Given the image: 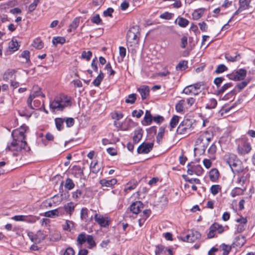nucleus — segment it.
<instances>
[{
	"label": "nucleus",
	"mask_w": 255,
	"mask_h": 255,
	"mask_svg": "<svg viewBox=\"0 0 255 255\" xmlns=\"http://www.w3.org/2000/svg\"><path fill=\"white\" fill-rule=\"evenodd\" d=\"M28 129V127L22 126L13 130L11 132L12 140L7 144L5 150L13 152V155L17 156L20 153H23L30 151V148L25 141V133Z\"/></svg>",
	"instance_id": "nucleus-1"
},
{
	"label": "nucleus",
	"mask_w": 255,
	"mask_h": 255,
	"mask_svg": "<svg viewBox=\"0 0 255 255\" xmlns=\"http://www.w3.org/2000/svg\"><path fill=\"white\" fill-rule=\"evenodd\" d=\"M211 139V137L208 131H206L201 134L195 142L196 147L194 148V154L196 155V152L200 155L203 154Z\"/></svg>",
	"instance_id": "nucleus-2"
},
{
	"label": "nucleus",
	"mask_w": 255,
	"mask_h": 255,
	"mask_svg": "<svg viewBox=\"0 0 255 255\" xmlns=\"http://www.w3.org/2000/svg\"><path fill=\"white\" fill-rule=\"evenodd\" d=\"M139 35L138 26H133L129 28L126 37L128 49L129 47H135L138 44Z\"/></svg>",
	"instance_id": "nucleus-3"
},
{
	"label": "nucleus",
	"mask_w": 255,
	"mask_h": 255,
	"mask_svg": "<svg viewBox=\"0 0 255 255\" xmlns=\"http://www.w3.org/2000/svg\"><path fill=\"white\" fill-rule=\"evenodd\" d=\"M194 128L192 120L190 119L184 120L178 127L176 132L178 134H189Z\"/></svg>",
	"instance_id": "nucleus-4"
},
{
	"label": "nucleus",
	"mask_w": 255,
	"mask_h": 255,
	"mask_svg": "<svg viewBox=\"0 0 255 255\" xmlns=\"http://www.w3.org/2000/svg\"><path fill=\"white\" fill-rule=\"evenodd\" d=\"M70 101L69 100H67L63 102L57 98L50 102V108L53 111L55 110L62 111L66 107L70 105Z\"/></svg>",
	"instance_id": "nucleus-5"
},
{
	"label": "nucleus",
	"mask_w": 255,
	"mask_h": 255,
	"mask_svg": "<svg viewBox=\"0 0 255 255\" xmlns=\"http://www.w3.org/2000/svg\"><path fill=\"white\" fill-rule=\"evenodd\" d=\"M238 174V177L237 180V183L243 186L249 179L250 174L249 172V170L247 168H245L242 170L241 172H237Z\"/></svg>",
	"instance_id": "nucleus-6"
},
{
	"label": "nucleus",
	"mask_w": 255,
	"mask_h": 255,
	"mask_svg": "<svg viewBox=\"0 0 255 255\" xmlns=\"http://www.w3.org/2000/svg\"><path fill=\"white\" fill-rule=\"evenodd\" d=\"M203 85L201 82H198L194 84L190 85L186 87L183 90V93L186 95L193 94L197 95L198 94V90H200Z\"/></svg>",
	"instance_id": "nucleus-7"
},
{
	"label": "nucleus",
	"mask_w": 255,
	"mask_h": 255,
	"mask_svg": "<svg viewBox=\"0 0 255 255\" xmlns=\"http://www.w3.org/2000/svg\"><path fill=\"white\" fill-rule=\"evenodd\" d=\"M247 71L244 69H240L234 74L228 75L229 78L234 81H241L246 77Z\"/></svg>",
	"instance_id": "nucleus-8"
},
{
	"label": "nucleus",
	"mask_w": 255,
	"mask_h": 255,
	"mask_svg": "<svg viewBox=\"0 0 255 255\" xmlns=\"http://www.w3.org/2000/svg\"><path fill=\"white\" fill-rule=\"evenodd\" d=\"M224 228L222 225L215 223L210 227V231L207 235L208 239H211L215 237V232L217 231L218 233L221 234L224 232Z\"/></svg>",
	"instance_id": "nucleus-9"
},
{
	"label": "nucleus",
	"mask_w": 255,
	"mask_h": 255,
	"mask_svg": "<svg viewBox=\"0 0 255 255\" xmlns=\"http://www.w3.org/2000/svg\"><path fill=\"white\" fill-rule=\"evenodd\" d=\"M201 234L197 231H191L190 233L186 235V237L182 238V240L184 242L193 243L197 240L200 239Z\"/></svg>",
	"instance_id": "nucleus-10"
},
{
	"label": "nucleus",
	"mask_w": 255,
	"mask_h": 255,
	"mask_svg": "<svg viewBox=\"0 0 255 255\" xmlns=\"http://www.w3.org/2000/svg\"><path fill=\"white\" fill-rule=\"evenodd\" d=\"M251 2V0H239V7L235 12L233 16L239 14L244 10L249 9Z\"/></svg>",
	"instance_id": "nucleus-11"
},
{
	"label": "nucleus",
	"mask_w": 255,
	"mask_h": 255,
	"mask_svg": "<svg viewBox=\"0 0 255 255\" xmlns=\"http://www.w3.org/2000/svg\"><path fill=\"white\" fill-rule=\"evenodd\" d=\"M153 147V143H142L137 148V152L139 154H146L149 153Z\"/></svg>",
	"instance_id": "nucleus-12"
},
{
	"label": "nucleus",
	"mask_w": 255,
	"mask_h": 255,
	"mask_svg": "<svg viewBox=\"0 0 255 255\" xmlns=\"http://www.w3.org/2000/svg\"><path fill=\"white\" fill-rule=\"evenodd\" d=\"M143 208V205L140 201H136L132 203L130 206V210L133 214H137Z\"/></svg>",
	"instance_id": "nucleus-13"
},
{
	"label": "nucleus",
	"mask_w": 255,
	"mask_h": 255,
	"mask_svg": "<svg viewBox=\"0 0 255 255\" xmlns=\"http://www.w3.org/2000/svg\"><path fill=\"white\" fill-rule=\"evenodd\" d=\"M95 220L102 227H106L109 225V221L101 215L95 214L94 216Z\"/></svg>",
	"instance_id": "nucleus-14"
},
{
	"label": "nucleus",
	"mask_w": 255,
	"mask_h": 255,
	"mask_svg": "<svg viewBox=\"0 0 255 255\" xmlns=\"http://www.w3.org/2000/svg\"><path fill=\"white\" fill-rule=\"evenodd\" d=\"M251 149V145L248 142H244L242 146H239L238 148V153L241 155H244L249 153Z\"/></svg>",
	"instance_id": "nucleus-15"
},
{
	"label": "nucleus",
	"mask_w": 255,
	"mask_h": 255,
	"mask_svg": "<svg viewBox=\"0 0 255 255\" xmlns=\"http://www.w3.org/2000/svg\"><path fill=\"white\" fill-rule=\"evenodd\" d=\"M236 161L230 167L234 173L241 172L242 170L245 168L243 167L242 162L239 159Z\"/></svg>",
	"instance_id": "nucleus-16"
},
{
	"label": "nucleus",
	"mask_w": 255,
	"mask_h": 255,
	"mask_svg": "<svg viewBox=\"0 0 255 255\" xmlns=\"http://www.w3.org/2000/svg\"><path fill=\"white\" fill-rule=\"evenodd\" d=\"M137 91L140 93L142 100H145L149 96V88L146 85H143L138 88Z\"/></svg>",
	"instance_id": "nucleus-17"
},
{
	"label": "nucleus",
	"mask_w": 255,
	"mask_h": 255,
	"mask_svg": "<svg viewBox=\"0 0 255 255\" xmlns=\"http://www.w3.org/2000/svg\"><path fill=\"white\" fill-rule=\"evenodd\" d=\"M99 183L103 187H112L117 183V180L115 178L110 180L102 179L100 180Z\"/></svg>",
	"instance_id": "nucleus-18"
},
{
	"label": "nucleus",
	"mask_w": 255,
	"mask_h": 255,
	"mask_svg": "<svg viewBox=\"0 0 255 255\" xmlns=\"http://www.w3.org/2000/svg\"><path fill=\"white\" fill-rule=\"evenodd\" d=\"M89 211L87 208H82L81 210V219L87 222H91L93 220V216L89 217Z\"/></svg>",
	"instance_id": "nucleus-19"
},
{
	"label": "nucleus",
	"mask_w": 255,
	"mask_h": 255,
	"mask_svg": "<svg viewBox=\"0 0 255 255\" xmlns=\"http://www.w3.org/2000/svg\"><path fill=\"white\" fill-rule=\"evenodd\" d=\"M187 167H189L190 168L193 169L192 170L194 172V174L197 176L201 175L203 173V169L202 167L200 165H193V162H191L190 163H188Z\"/></svg>",
	"instance_id": "nucleus-20"
},
{
	"label": "nucleus",
	"mask_w": 255,
	"mask_h": 255,
	"mask_svg": "<svg viewBox=\"0 0 255 255\" xmlns=\"http://www.w3.org/2000/svg\"><path fill=\"white\" fill-rule=\"evenodd\" d=\"M224 159L226 163L228 164L229 166H231L234 161H236V160L239 159L237 156L234 154H226L224 156Z\"/></svg>",
	"instance_id": "nucleus-21"
},
{
	"label": "nucleus",
	"mask_w": 255,
	"mask_h": 255,
	"mask_svg": "<svg viewBox=\"0 0 255 255\" xmlns=\"http://www.w3.org/2000/svg\"><path fill=\"white\" fill-rule=\"evenodd\" d=\"M72 174L76 177L81 178L84 174L83 170L80 166L75 165L73 167Z\"/></svg>",
	"instance_id": "nucleus-22"
},
{
	"label": "nucleus",
	"mask_w": 255,
	"mask_h": 255,
	"mask_svg": "<svg viewBox=\"0 0 255 255\" xmlns=\"http://www.w3.org/2000/svg\"><path fill=\"white\" fill-rule=\"evenodd\" d=\"M88 238V235L85 233H82L80 234L77 239V245L80 246V247L83 245L86 242H87V238Z\"/></svg>",
	"instance_id": "nucleus-23"
},
{
	"label": "nucleus",
	"mask_w": 255,
	"mask_h": 255,
	"mask_svg": "<svg viewBox=\"0 0 255 255\" xmlns=\"http://www.w3.org/2000/svg\"><path fill=\"white\" fill-rule=\"evenodd\" d=\"M246 190V187H244L243 188L235 187L232 190L231 192V195L232 196V197H235L237 196L243 195L244 191H245Z\"/></svg>",
	"instance_id": "nucleus-24"
},
{
	"label": "nucleus",
	"mask_w": 255,
	"mask_h": 255,
	"mask_svg": "<svg viewBox=\"0 0 255 255\" xmlns=\"http://www.w3.org/2000/svg\"><path fill=\"white\" fill-rule=\"evenodd\" d=\"M143 131L142 129H138L134 131L133 141L134 143H138L142 137Z\"/></svg>",
	"instance_id": "nucleus-25"
},
{
	"label": "nucleus",
	"mask_w": 255,
	"mask_h": 255,
	"mask_svg": "<svg viewBox=\"0 0 255 255\" xmlns=\"http://www.w3.org/2000/svg\"><path fill=\"white\" fill-rule=\"evenodd\" d=\"M75 205L74 203L70 202L65 204L64 209L66 212L71 215L75 210Z\"/></svg>",
	"instance_id": "nucleus-26"
},
{
	"label": "nucleus",
	"mask_w": 255,
	"mask_h": 255,
	"mask_svg": "<svg viewBox=\"0 0 255 255\" xmlns=\"http://www.w3.org/2000/svg\"><path fill=\"white\" fill-rule=\"evenodd\" d=\"M219 176V172L217 169L213 168L209 172L210 179L212 181H215L217 180Z\"/></svg>",
	"instance_id": "nucleus-27"
},
{
	"label": "nucleus",
	"mask_w": 255,
	"mask_h": 255,
	"mask_svg": "<svg viewBox=\"0 0 255 255\" xmlns=\"http://www.w3.org/2000/svg\"><path fill=\"white\" fill-rule=\"evenodd\" d=\"M80 23V18L78 17H76L73 20L72 23L70 24L69 29H68V31L70 32L72 31L75 30L77 27L78 26Z\"/></svg>",
	"instance_id": "nucleus-28"
},
{
	"label": "nucleus",
	"mask_w": 255,
	"mask_h": 255,
	"mask_svg": "<svg viewBox=\"0 0 255 255\" xmlns=\"http://www.w3.org/2000/svg\"><path fill=\"white\" fill-rule=\"evenodd\" d=\"M236 55L234 56H232L229 53H226L225 54V58L228 61L234 62L235 61H238L241 58V56L240 54L238 52H236Z\"/></svg>",
	"instance_id": "nucleus-29"
},
{
	"label": "nucleus",
	"mask_w": 255,
	"mask_h": 255,
	"mask_svg": "<svg viewBox=\"0 0 255 255\" xmlns=\"http://www.w3.org/2000/svg\"><path fill=\"white\" fill-rule=\"evenodd\" d=\"M233 86L232 83H228L224 84L223 86L220 87L216 91V94L220 95L225 92L227 89Z\"/></svg>",
	"instance_id": "nucleus-30"
},
{
	"label": "nucleus",
	"mask_w": 255,
	"mask_h": 255,
	"mask_svg": "<svg viewBox=\"0 0 255 255\" xmlns=\"http://www.w3.org/2000/svg\"><path fill=\"white\" fill-rule=\"evenodd\" d=\"M205 10V9L203 8L195 10L192 14L193 19L195 20L199 19L203 14Z\"/></svg>",
	"instance_id": "nucleus-31"
},
{
	"label": "nucleus",
	"mask_w": 255,
	"mask_h": 255,
	"mask_svg": "<svg viewBox=\"0 0 255 255\" xmlns=\"http://www.w3.org/2000/svg\"><path fill=\"white\" fill-rule=\"evenodd\" d=\"M144 121L145 123V125H149L152 123L153 121V118L149 111L146 110L145 111ZM143 125H144V124Z\"/></svg>",
	"instance_id": "nucleus-32"
},
{
	"label": "nucleus",
	"mask_w": 255,
	"mask_h": 255,
	"mask_svg": "<svg viewBox=\"0 0 255 255\" xmlns=\"http://www.w3.org/2000/svg\"><path fill=\"white\" fill-rule=\"evenodd\" d=\"M44 216L49 218H55L59 216L58 209H54L47 211L44 213Z\"/></svg>",
	"instance_id": "nucleus-33"
},
{
	"label": "nucleus",
	"mask_w": 255,
	"mask_h": 255,
	"mask_svg": "<svg viewBox=\"0 0 255 255\" xmlns=\"http://www.w3.org/2000/svg\"><path fill=\"white\" fill-rule=\"evenodd\" d=\"M217 105V101L214 98L210 99L206 105V109H214Z\"/></svg>",
	"instance_id": "nucleus-34"
},
{
	"label": "nucleus",
	"mask_w": 255,
	"mask_h": 255,
	"mask_svg": "<svg viewBox=\"0 0 255 255\" xmlns=\"http://www.w3.org/2000/svg\"><path fill=\"white\" fill-rule=\"evenodd\" d=\"M104 77V74L102 71H100L99 75L94 80L93 84L95 86H99Z\"/></svg>",
	"instance_id": "nucleus-35"
},
{
	"label": "nucleus",
	"mask_w": 255,
	"mask_h": 255,
	"mask_svg": "<svg viewBox=\"0 0 255 255\" xmlns=\"http://www.w3.org/2000/svg\"><path fill=\"white\" fill-rule=\"evenodd\" d=\"M178 20V24L180 27H185L189 24V21L182 17H178L176 21Z\"/></svg>",
	"instance_id": "nucleus-36"
},
{
	"label": "nucleus",
	"mask_w": 255,
	"mask_h": 255,
	"mask_svg": "<svg viewBox=\"0 0 255 255\" xmlns=\"http://www.w3.org/2000/svg\"><path fill=\"white\" fill-rule=\"evenodd\" d=\"M30 95H33V97L35 98L39 96H41L42 97H44V95L42 94L41 92V89L37 86H34L33 87V91Z\"/></svg>",
	"instance_id": "nucleus-37"
},
{
	"label": "nucleus",
	"mask_w": 255,
	"mask_h": 255,
	"mask_svg": "<svg viewBox=\"0 0 255 255\" xmlns=\"http://www.w3.org/2000/svg\"><path fill=\"white\" fill-rule=\"evenodd\" d=\"M65 41L66 40L64 37H54L52 39V43L55 46H56L58 44H63Z\"/></svg>",
	"instance_id": "nucleus-38"
},
{
	"label": "nucleus",
	"mask_w": 255,
	"mask_h": 255,
	"mask_svg": "<svg viewBox=\"0 0 255 255\" xmlns=\"http://www.w3.org/2000/svg\"><path fill=\"white\" fill-rule=\"evenodd\" d=\"M187 61L183 60L180 61L176 66V69L177 71H183L187 68Z\"/></svg>",
	"instance_id": "nucleus-39"
},
{
	"label": "nucleus",
	"mask_w": 255,
	"mask_h": 255,
	"mask_svg": "<svg viewBox=\"0 0 255 255\" xmlns=\"http://www.w3.org/2000/svg\"><path fill=\"white\" fill-rule=\"evenodd\" d=\"M55 125L58 130L60 131L63 128V123L64 122L62 118H56L55 119Z\"/></svg>",
	"instance_id": "nucleus-40"
},
{
	"label": "nucleus",
	"mask_w": 255,
	"mask_h": 255,
	"mask_svg": "<svg viewBox=\"0 0 255 255\" xmlns=\"http://www.w3.org/2000/svg\"><path fill=\"white\" fill-rule=\"evenodd\" d=\"M75 187V184L74 183L73 180L68 178L66 179L65 187L69 190H72Z\"/></svg>",
	"instance_id": "nucleus-41"
},
{
	"label": "nucleus",
	"mask_w": 255,
	"mask_h": 255,
	"mask_svg": "<svg viewBox=\"0 0 255 255\" xmlns=\"http://www.w3.org/2000/svg\"><path fill=\"white\" fill-rule=\"evenodd\" d=\"M179 122V117L174 115L173 116L170 122V130L174 128L177 125Z\"/></svg>",
	"instance_id": "nucleus-42"
},
{
	"label": "nucleus",
	"mask_w": 255,
	"mask_h": 255,
	"mask_svg": "<svg viewBox=\"0 0 255 255\" xmlns=\"http://www.w3.org/2000/svg\"><path fill=\"white\" fill-rule=\"evenodd\" d=\"M19 45L16 40L14 41L12 40L11 42L9 43V48L10 51L14 52L18 50Z\"/></svg>",
	"instance_id": "nucleus-43"
},
{
	"label": "nucleus",
	"mask_w": 255,
	"mask_h": 255,
	"mask_svg": "<svg viewBox=\"0 0 255 255\" xmlns=\"http://www.w3.org/2000/svg\"><path fill=\"white\" fill-rule=\"evenodd\" d=\"M33 46L37 49H41L43 47V43L41 39L37 38L34 40Z\"/></svg>",
	"instance_id": "nucleus-44"
},
{
	"label": "nucleus",
	"mask_w": 255,
	"mask_h": 255,
	"mask_svg": "<svg viewBox=\"0 0 255 255\" xmlns=\"http://www.w3.org/2000/svg\"><path fill=\"white\" fill-rule=\"evenodd\" d=\"M221 190V187L219 185H213L210 188V192L214 195L217 194Z\"/></svg>",
	"instance_id": "nucleus-45"
},
{
	"label": "nucleus",
	"mask_w": 255,
	"mask_h": 255,
	"mask_svg": "<svg viewBox=\"0 0 255 255\" xmlns=\"http://www.w3.org/2000/svg\"><path fill=\"white\" fill-rule=\"evenodd\" d=\"M165 128L161 127L159 128V131L158 132L156 136V141L157 143H160L163 138Z\"/></svg>",
	"instance_id": "nucleus-46"
},
{
	"label": "nucleus",
	"mask_w": 255,
	"mask_h": 255,
	"mask_svg": "<svg viewBox=\"0 0 255 255\" xmlns=\"http://www.w3.org/2000/svg\"><path fill=\"white\" fill-rule=\"evenodd\" d=\"M25 220L24 222L29 223H35L37 220L39 219V218L32 215L30 216H25Z\"/></svg>",
	"instance_id": "nucleus-47"
},
{
	"label": "nucleus",
	"mask_w": 255,
	"mask_h": 255,
	"mask_svg": "<svg viewBox=\"0 0 255 255\" xmlns=\"http://www.w3.org/2000/svg\"><path fill=\"white\" fill-rule=\"evenodd\" d=\"M136 99V94H131L128 96V98L125 100L126 103L133 104L135 103Z\"/></svg>",
	"instance_id": "nucleus-48"
},
{
	"label": "nucleus",
	"mask_w": 255,
	"mask_h": 255,
	"mask_svg": "<svg viewBox=\"0 0 255 255\" xmlns=\"http://www.w3.org/2000/svg\"><path fill=\"white\" fill-rule=\"evenodd\" d=\"M184 100H181L176 105L175 109L178 113H181L184 110Z\"/></svg>",
	"instance_id": "nucleus-49"
},
{
	"label": "nucleus",
	"mask_w": 255,
	"mask_h": 255,
	"mask_svg": "<svg viewBox=\"0 0 255 255\" xmlns=\"http://www.w3.org/2000/svg\"><path fill=\"white\" fill-rule=\"evenodd\" d=\"M87 242L88 243L89 248H92L96 246V243L94 240L93 237L92 235H88V238H87Z\"/></svg>",
	"instance_id": "nucleus-50"
},
{
	"label": "nucleus",
	"mask_w": 255,
	"mask_h": 255,
	"mask_svg": "<svg viewBox=\"0 0 255 255\" xmlns=\"http://www.w3.org/2000/svg\"><path fill=\"white\" fill-rule=\"evenodd\" d=\"M91 170L93 173H97L100 170V167L98 165L97 162H95L94 164L91 163L90 166Z\"/></svg>",
	"instance_id": "nucleus-51"
},
{
	"label": "nucleus",
	"mask_w": 255,
	"mask_h": 255,
	"mask_svg": "<svg viewBox=\"0 0 255 255\" xmlns=\"http://www.w3.org/2000/svg\"><path fill=\"white\" fill-rule=\"evenodd\" d=\"M92 56V53L90 51L87 52L84 51L81 54V57L83 59H86L87 61H89Z\"/></svg>",
	"instance_id": "nucleus-52"
},
{
	"label": "nucleus",
	"mask_w": 255,
	"mask_h": 255,
	"mask_svg": "<svg viewBox=\"0 0 255 255\" xmlns=\"http://www.w3.org/2000/svg\"><path fill=\"white\" fill-rule=\"evenodd\" d=\"M40 0H34L33 2L28 6V10L30 12L34 11L37 6Z\"/></svg>",
	"instance_id": "nucleus-53"
},
{
	"label": "nucleus",
	"mask_w": 255,
	"mask_h": 255,
	"mask_svg": "<svg viewBox=\"0 0 255 255\" xmlns=\"http://www.w3.org/2000/svg\"><path fill=\"white\" fill-rule=\"evenodd\" d=\"M228 70V68L224 64L219 65L216 71L215 72L217 74L221 73L224 71H226Z\"/></svg>",
	"instance_id": "nucleus-54"
},
{
	"label": "nucleus",
	"mask_w": 255,
	"mask_h": 255,
	"mask_svg": "<svg viewBox=\"0 0 255 255\" xmlns=\"http://www.w3.org/2000/svg\"><path fill=\"white\" fill-rule=\"evenodd\" d=\"M248 83H249V81H243L241 83L238 84L237 85V86H236V87L238 89V91L240 92L243 89H244L245 87H246L247 86V85L248 84Z\"/></svg>",
	"instance_id": "nucleus-55"
},
{
	"label": "nucleus",
	"mask_w": 255,
	"mask_h": 255,
	"mask_svg": "<svg viewBox=\"0 0 255 255\" xmlns=\"http://www.w3.org/2000/svg\"><path fill=\"white\" fill-rule=\"evenodd\" d=\"M173 14L168 12H165L160 15V18L162 19L169 20L172 18Z\"/></svg>",
	"instance_id": "nucleus-56"
},
{
	"label": "nucleus",
	"mask_w": 255,
	"mask_h": 255,
	"mask_svg": "<svg viewBox=\"0 0 255 255\" xmlns=\"http://www.w3.org/2000/svg\"><path fill=\"white\" fill-rule=\"evenodd\" d=\"M143 114V112L141 110H139L138 111L134 110L132 112V116L134 117H136L137 118H140Z\"/></svg>",
	"instance_id": "nucleus-57"
},
{
	"label": "nucleus",
	"mask_w": 255,
	"mask_h": 255,
	"mask_svg": "<svg viewBox=\"0 0 255 255\" xmlns=\"http://www.w3.org/2000/svg\"><path fill=\"white\" fill-rule=\"evenodd\" d=\"M224 80L223 77H217L214 79V83L218 88H219Z\"/></svg>",
	"instance_id": "nucleus-58"
},
{
	"label": "nucleus",
	"mask_w": 255,
	"mask_h": 255,
	"mask_svg": "<svg viewBox=\"0 0 255 255\" xmlns=\"http://www.w3.org/2000/svg\"><path fill=\"white\" fill-rule=\"evenodd\" d=\"M21 56L22 58H25L26 59V61L27 62L30 61V59H29L30 52L29 51H28V50L23 51L21 54Z\"/></svg>",
	"instance_id": "nucleus-59"
},
{
	"label": "nucleus",
	"mask_w": 255,
	"mask_h": 255,
	"mask_svg": "<svg viewBox=\"0 0 255 255\" xmlns=\"http://www.w3.org/2000/svg\"><path fill=\"white\" fill-rule=\"evenodd\" d=\"M71 225L73 227L74 223L72 221L67 220L66 222V225L63 227V229L65 231H70Z\"/></svg>",
	"instance_id": "nucleus-60"
},
{
	"label": "nucleus",
	"mask_w": 255,
	"mask_h": 255,
	"mask_svg": "<svg viewBox=\"0 0 255 255\" xmlns=\"http://www.w3.org/2000/svg\"><path fill=\"white\" fill-rule=\"evenodd\" d=\"M114 9L112 7H109L106 10H105L103 12V14L105 16L112 17V13L114 12Z\"/></svg>",
	"instance_id": "nucleus-61"
},
{
	"label": "nucleus",
	"mask_w": 255,
	"mask_h": 255,
	"mask_svg": "<svg viewBox=\"0 0 255 255\" xmlns=\"http://www.w3.org/2000/svg\"><path fill=\"white\" fill-rule=\"evenodd\" d=\"M65 122L67 127H71L74 125L75 121L72 118H68L66 119Z\"/></svg>",
	"instance_id": "nucleus-62"
},
{
	"label": "nucleus",
	"mask_w": 255,
	"mask_h": 255,
	"mask_svg": "<svg viewBox=\"0 0 255 255\" xmlns=\"http://www.w3.org/2000/svg\"><path fill=\"white\" fill-rule=\"evenodd\" d=\"M91 21H92V22H93L94 23H96L97 24H100V22H101V19L100 18L99 14H97L96 15L92 17Z\"/></svg>",
	"instance_id": "nucleus-63"
},
{
	"label": "nucleus",
	"mask_w": 255,
	"mask_h": 255,
	"mask_svg": "<svg viewBox=\"0 0 255 255\" xmlns=\"http://www.w3.org/2000/svg\"><path fill=\"white\" fill-rule=\"evenodd\" d=\"M75 255V251L74 249L71 247H68L67 248L63 255Z\"/></svg>",
	"instance_id": "nucleus-64"
}]
</instances>
